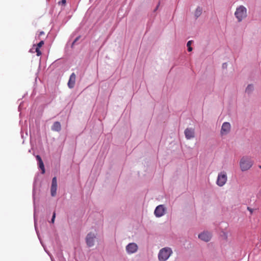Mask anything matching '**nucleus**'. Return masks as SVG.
I'll use <instances>...</instances> for the list:
<instances>
[{
  "mask_svg": "<svg viewBox=\"0 0 261 261\" xmlns=\"http://www.w3.org/2000/svg\"><path fill=\"white\" fill-rule=\"evenodd\" d=\"M234 16L238 22H241L247 16V9L243 5L237 7L234 12Z\"/></svg>",
  "mask_w": 261,
  "mask_h": 261,
  "instance_id": "obj_1",
  "label": "nucleus"
},
{
  "mask_svg": "<svg viewBox=\"0 0 261 261\" xmlns=\"http://www.w3.org/2000/svg\"><path fill=\"white\" fill-rule=\"evenodd\" d=\"M172 253V249L169 247H165L161 249L158 254L160 261L167 260Z\"/></svg>",
  "mask_w": 261,
  "mask_h": 261,
  "instance_id": "obj_2",
  "label": "nucleus"
},
{
  "mask_svg": "<svg viewBox=\"0 0 261 261\" xmlns=\"http://www.w3.org/2000/svg\"><path fill=\"white\" fill-rule=\"evenodd\" d=\"M253 162L249 157H243L240 162V166L242 171L249 170L252 166Z\"/></svg>",
  "mask_w": 261,
  "mask_h": 261,
  "instance_id": "obj_3",
  "label": "nucleus"
},
{
  "mask_svg": "<svg viewBox=\"0 0 261 261\" xmlns=\"http://www.w3.org/2000/svg\"><path fill=\"white\" fill-rule=\"evenodd\" d=\"M227 181V176L226 172L221 171L220 172L217 179V185L219 187L223 186Z\"/></svg>",
  "mask_w": 261,
  "mask_h": 261,
  "instance_id": "obj_4",
  "label": "nucleus"
},
{
  "mask_svg": "<svg viewBox=\"0 0 261 261\" xmlns=\"http://www.w3.org/2000/svg\"><path fill=\"white\" fill-rule=\"evenodd\" d=\"M95 239L96 235L94 233L90 232L87 234L86 242L88 247H91L94 246Z\"/></svg>",
  "mask_w": 261,
  "mask_h": 261,
  "instance_id": "obj_5",
  "label": "nucleus"
},
{
  "mask_svg": "<svg viewBox=\"0 0 261 261\" xmlns=\"http://www.w3.org/2000/svg\"><path fill=\"white\" fill-rule=\"evenodd\" d=\"M165 207L163 205H158L154 211V214L157 217L163 216L165 214Z\"/></svg>",
  "mask_w": 261,
  "mask_h": 261,
  "instance_id": "obj_6",
  "label": "nucleus"
},
{
  "mask_svg": "<svg viewBox=\"0 0 261 261\" xmlns=\"http://www.w3.org/2000/svg\"><path fill=\"white\" fill-rule=\"evenodd\" d=\"M231 126L229 122H224L222 125L221 134L222 135H227L230 130Z\"/></svg>",
  "mask_w": 261,
  "mask_h": 261,
  "instance_id": "obj_7",
  "label": "nucleus"
},
{
  "mask_svg": "<svg viewBox=\"0 0 261 261\" xmlns=\"http://www.w3.org/2000/svg\"><path fill=\"white\" fill-rule=\"evenodd\" d=\"M126 250L128 254L136 252L138 250V246L134 243L128 244L126 247Z\"/></svg>",
  "mask_w": 261,
  "mask_h": 261,
  "instance_id": "obj_8",
  "label": "nucleus"
},
{
  "mask_svg": "<svg viewBox=\"0 0 261 261\" xmlns=\"http://www.w3.org/2000/svg\"><path fill=\"white\" fill-rule=\"evenodd\" d=\"M57 189V178L56 177H54L52 179V183H51V195L53 197H54L56 195V192Z\"/></svg>",
  "mask_w": 261,
  "mask_h": 261,
  "instance_id": "obj_9",
  "label": "nucleus"
},
{
  "mask_svg": "<svg viewBox=\"0 0 261 261\" xmlns=\"http://www.w3.org/2000/svg\"><path fill=\"white\" fill-rule=\"evenodd\" d=\"M186 138L189 140L193 138L195 136L194 129L192 128H187L185 130Z\"/></svg>",
  "mask_w": 261,
  "mask_h": 261,
  "instance_id": "obj_10",
  "label": "nucleus"
},
{
  "mask_svg": "<svg viewBox=\"0 0 261 261\" xmlns=\"http://www.w3.org/2000/svg\"><path fill=\"white\" fill-rule=\"evenodd\" d=\"M211 237L212 234L208 232H203L198 235V238L205 242L209 241Z\"/></svg>",
  "mask_w": 261,
  "mask_h": 261,
  "instance_id": "obj_11",
  "label": "nucleus"
},
{
  "mask_svg": "<svg viewBox=\"0 0 261 261\" xmlns=\"http://www.w3.org/2000/svg\"><path fill=\"white\" fill-rule=\"evenodd\" d=\"M76 75L74 73H72L69 78L68 82L69 88H72L74 87L75 83Z\"/></svg>",
  "mask_w": 261,
  "mask_h": 261,
  "instance_id": "obj_12",
  "label": "nucleus"
},
{
  "mask_svg": "<svg viewBox=\"0 0 261 261\" xmlns=\"http://www.w3.org/2000/svg\"><path fill=\"white\" fill-rule=\"evenodd\" d=\"M36 159L38 162L39 167L41 170L42 173L44 174L45 173V168H44L43 162L41 157L39 155H37L36 156Z\"/></svg>",
  "mask_w": 261,
  "mask_h": 261,
  "instance_id": "obj_13",
  "label": "nucleus"
},
{
  "mask_svg": "<svg viewBox=\"0 0 261 261\" xmlns=\"http://www.w3.org/2000/svg\"><path fill=\"white\" fill-rule=\"evenodd\" d=\"M61 129L60 122L56 121L51 126V130L55 132H60Z\"/></svg>",
  "mask_w": 261,
  "mask_h": 261,
  "instance_id": "obj_14",
  "label": "nucleus"
},
{
  "mask_svg": "<svg viewBox=\"0 0 261 261\" xmlns=\"http://www.w3.org/2000/svg\"><path fill=\"white\" fill-rule=\"evenodd\" d=\"M202 8H201L200 7H198L196 8V9L195 11V13H194L195 16L196 18H198L199 16H200L201 15V14H202Z\"/></svg>",
  "mask_w": 261,
  "mask_h": 261,
  "instance_id": "obj_15",
  "label": "nucleus"
},
{
  "mask_svg": "<svg viewBox=\"0 0 261 261\" xmlns=\"http://www.w3.org/2000/svg\"><path fill=\"white\" fill-rule=\"evenodd\" d=\"M253 85L252 84L248 85L246 89V92L248 93H251L253 90Z\"/></svg>",
  "mask_w": 261,
  "mask_h": 261,
  "instance_id": "obj_16",
  "label": "nucleus"
},
{
  "mask_svg": "<svg viewBox=\"0 0 261 261\" xmlns=\"http://www.w3.org/2000/svg\"><path fill=\"white\" fill-rule=\"evenodd\" d=\"M192 42V40L189 41L187 42V46L188 47V50L189 51H191L192 50V48L191 46Z\"/></svg>",
  "mask_w": 261,
  "mask_h": 261,
  "instance_id": "obj_17",
  "label": "nucleus"
},
{
  "mask_svg": "<svg viewBox=\"0 0 261 261\" xmlns=\"http://www.w3.org/2000/svg\"><path fill=\"white\" fill-rule=\"evenodd\" d=\"M35 51L37 53V56H40V55H41V52L40 50V48L39 47L36 46V49H35Z\"/></svg>",
  "mask_w": 261,
  "mask_h": 261,
  "instance_id": "obj_18",
  "label": "nucleus"
},
{
  "mask_svg": "<svg viewBox=\"0 0 261 261\" xmlns=\"http://www.w3.org/2000/svg\"><path fill=\"white\" fill-rule=\"evenodd\" d=\"M44 44V41L42 40L37 44V46L40 48Z\"/></svg>",
  "mask_w": 261,
  "mask_h": 261,
  "instance_id": "obj_19",
  "label": "nucleus"
},
{
  "mask_svg": "<svg viewBox=\"0 0 261 261\" xmlns=\"http://www.w3.org/2000/svg\"><path fill=\"white\" fill-rule=\"evenodd\" d=\"M55 218H56V213H55V212H54L53 213V217H52V219H51V223H54Z\"/></svg>",
  "mask_w": 261,
  "mask_h": 261,
  "instance_id": "obj_20",
  "label": "nucleus"
},
{
  "mask_svg": "<svg viewBox=\"0 0 261 261\" xmlns=\"http://www.w3.org/2000/svg\"><path fill=\"white\" fill-rule=\"evenodd\" d=\"M66 3V0H62L60 2H59V4H61L63 5H65Z\"/></svg>",
  "mask_w": 261,
  "mask_h": 261,
  "instance_id": "obj_21",
  "label": "nucleus"
},
{
  "mask_svg": "<svg viewBox=\"0 0 261 261\" xmlns=\"http://www.w3.org/2000/svg\"><path fill=\"white\" fill-rule=\"evenodd\" d=\"M79 38L80 37H78L74 40V41L72 43V45L79 40Z\"/></svg>",
  "mask_w": 261,
  "mask_h": 261,
  "instance_id": "obj_22",
  "label": "nucleus"
},
{
  "mask_svg": "<svg viewBox=\"0 0 261 261\" xmlns=\"http://www.w3.org/2000/svg\"><path fill=\"white\" fill-rule=\"evenodd\" d=\"M44 32L41 31V32H40L39 35H44Z\"/></svg>",
  "mask_w": 261,
  "mask_h": 261,
  "instance_id": "obj_23",
  "label": "nucleus"
},
{
  "mask_svg": "<svg viewBox=\"0 0 261 261\" xmlns=\"http://www.w3.org/2000/svg\"><path fill=\"white\" fill-rule=\"evenodd\" d=\"M259 168L261 169V166H259Z\"/></svg>",
  "mask_w": 261,
  "mask_h": 261,
  "instance_id": "obj_24",
  "label": "nucleus"
}]
</instances>
